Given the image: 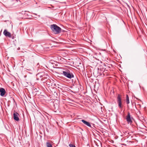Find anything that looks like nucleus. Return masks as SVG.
I'll list each match as a JSON object with an SVG mask.
<instances>
[{
    "instance_id": "f257e3e1",
    "label": "nucleus",
    "mask_w": 147,
    "mask_h": 147,
    "mask_svg": "<svg viewBox=\"0 0 147 147\" xmlns=\"http://www.w3.org/2000/svg\"><path fill=\"white\" fill-rule=\"evenodd\" d=\"M51 28L52 31L55 34H58L61 32V28L56 24L51 25Z\"/></svg>"
},
{
    "instance_id": "f03ea898",
    "label": "nucleus",
    "mask_w": 147,
    "mask_h": 147,
    "mask_svg": "<svg viewBox=\"0 0 147 147\" xmlns=\"http://www.w3.org/2000/svg\"><path fill=\"white\" fill-rule=\"evenodd\" d=\"M63 76L69 79H71L74 77V75L69 70L65 71H63L62 74Z\"/></svg>"
},
{
    "instance_id": "7ed1b4c3",
    "label": "nucleus",
    "mask_w": 147,
    "mask_h": 147,
    "mask_svg": "<svg viewBox=\"0 0 147 147\" xmlns=\"http://www.w3.org/2000/svg\"><path fill=\"white\" fill-rule=\"evenodd\" d=\"M117 102L118 104L119 107V108L122 109L123 108V106L122 104L121 98V96L119 94H118L117 95Z\"/></svg>"
},
{
    "instance_id": "20e7f679",
    "label": "nucleus",
    "mask_w": 147,
    "mask_h": 147,
    "mask_svg": "<svg viewBox=\"0 0 147 147\" xmlns=\"http://www.w3.org/2000/svg\"><path fill=\"white\" fill-rule=\"evenodd\" d=\"M132 117H131L130 113L128 112L127 115L126 117V119L128 123H131L132 122Z\"/></svg>"
},
{
    "instance_id": "39448f33",
    "label": "nucleus",
    "mask_w": 147,
    "mask_h": 147,
    "mask_svg": "<svg viewBox=\"0 0 147 147\" xmlns=\"http://www.w3.org/2000/svg\"><path fill=\"white\" fill-rule=\"evenodd\" d=\"M13 119L17 121H19L18 116L19 115V114L17 112H15V111L13 114Z\"/></svg>"
},
{
    "instance_id": "423d86ee",
    "label": "nucleus",
    "mask_w": 147,
    "mask_h": 147,
    "mask_svg": "<svg viewBox=\"0 0 147 147\" xmlns=\"http://www.w3.org/2000/svg\"><path fill=\"white\" fill-rule=\"evenodd\" d=\"M3 34L6 37L10 38L11 37V33L8 32L7 30L5 29L3 32Z\"/></svg>"
},
{
    "instance_id": "0eeeda50",
    "label": "nucleus",
    "mask_w": 147,
    "mask_h": 147,
    "mask_svg": "<svg viewBox=\"0 0 147 147\" xmlns=\"http://www.w3.org/2000/svg\"><path fill=\"white\" fill-rule=\"evenodd\" d=\"M0 94L1 96H3L6 93L5 90L3 88H0Z\"/></svg>"
},
{
    "instance_id": "6e6552de",
    "label": "nucleus",
    "mask_w": 147,
    "mask_h": 147,
    "mask_svg": "<svg viewBox=\"0 0 147 147\" xmlns=\"http://www.w3.org/2000/svg\"><path fill=\"white\" fill-rule=\"evenodd\" d=\"M44 74V72H42L40 73H38L37 74V76L38 77H40V78H41V80H44L43 78V76Z\"/></svg>"
},
{
    "instance_id": "1a4fd4ad",
    "label": "nucleus",
    "mask_w": 147,
    "mask_h": 147,
    "mask_svg": "<svg viewBox=\"0 0 147 147\" xmlns=\"http://www.w3.org/2000/svg\"><path fill=\"white\" fill-rule=\"evenodd\" d=\"M82 121L85 124L87 125V126L90 127H91V125L90 124V123L89 122L86 121L84 120H82Z\"/></svg>"
},
{
    "instance_id": "9d476101",
    "label": "nucleus",
    "mask_w": 147,
    "mask_h": 147,
    "mask_svg": "<svg viewBox=\"0 0 147 147\" xmlns=\"http://www.w3.org/2000/svg\"><path fill=\"white\" fill-rule=\"evenodd\" d=\"M49 78V76L48 75H47V74H45V73L44 72V74L43 76L44 79H45Z\"/></svg>"
},
{
    "instance_id": "9b49d317",
    "label": "nucleus",
    "mask_w": 147,
    "mask_h": 147,
    "mask_svg": "<svg viewBox=\"0 0 147 147\" xmlns=\"http://www.w3.org/2000/svg\"><path fill=\"white\" fill-rule=\"evenodd\" d=\"M46 146L47 147H52V144L49 142L46 143Z\"/></svg>"
},
{
    "instance_id": "f8f14e48",
    "label": "nucleus",
    "mask_w": 147,
    "mask_h": 147,
    "mask_svg": "<svg viewBox=\"0 0 147 147\" xmlns=\"http://www.w3.org/2000/svg\"><path fill=\"white\" fill-rule=\"evenodd\" d=\"M126 103L127 104H128L129 103V98L128 97V96L127 95H126Z\"/></svg>"
},
{
    "instance_id": "ddd939ff",
    "label": "nucleus",
    "mask_w": 147,
    "mask_h": 147,
    "mask_svg": "<svg viewBox=\"0 0 147 147\" xmlns=\"http://www.w3.org/2000/svg\"><path fill=\"white\" fill-rule=\"evenodd\" d=\"M69 146L70 147H73L74 146H75L74 145L72 144H70L69 145Z\"/></svg>"
},
{
    "instance_id": "4468645a",
    "label": "nucleus",
    "mask_w": 147,
    "mask_h": 147,
    "mask_svg": "<svg viewBox=\"0 0 147 147\" xmlns=\"http://www.w3.org/2000/svg\"><path fill=\"white\" fill-rule=\"evenodd\" d=\"M11 38L12 39H14V36H13V37H11Z\"/></svg>"
},
{
    "instance_id": "2eb2a0df",
    "label": "nucleus",
    "mask_w": 147,
    "mask_h": 147,
    "mask_svg": "<svg viewBox=\"0 0 147 147\" xmlns=\"http://www.w3.org/2000/svg\"><path fill=\"white\" fill-rule=\"evenodd\" d=\"M36 90H37V89H36V88H35V89H34V90H35V91H37Z\"/></svg>"
},
{
    "instance_id": "dca6fc26",
    "label": "nucleus",
    "mask_w": 147,
    "mask_h": 147,
    "mask_svg": "<svg viewBox=\"0 0 147 147\" xmlns=\"http://www.w3.org/2000/svg\"><path fill=\"white\" fill-rule=\"evenodd\" d=\"M76 147L75 146H74V147Z\"/></svg>"
}]
</instances>
